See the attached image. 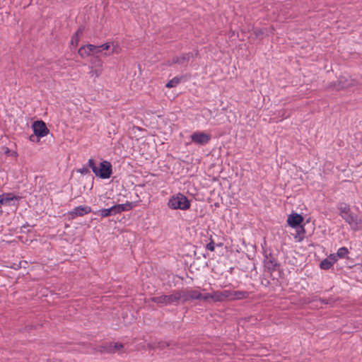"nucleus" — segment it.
Instances as JSON below:
<instances>
[{
  "instance_id": "nucleus-1",
  "label": "nucleus",
  "mask_w": 362,
  "mask_h": 362,
  "mask_svg": "<svg viewBox=\"0 0 362 362\" xmlns=\"http://www.w3.org/2000/svg\"><path fill=\"white\" fill-rule=\"evenodd\" d=\"M168 206L172 209L187 210L190 208V201L182 193L173 195L168 200Z\"/></svg>"
},
{
  "instance_id": "nucleus-2",
  "label": "nucleus",
  "mask_w": 362,
  "mask_h": 362,
  "mask_svg": "<svg viewBox=\"0 0 362 362\" xmlns=\"http://www.w3.org/2000/svg\"><path fill=\"white\" fill-rule=\"evenodd\" d=\"M264 270L270 273L271 275L275 272H279L278 276H281V264L271 252L267 253V251H264Z\"/></svg>"
},
{
  "instance_id": "nucleus-3",
  "label": "nucleus",
  "mask_w": 362,
  "mask_h": 362,
  "mask_svg": "<svg viewBox=\"0 0 362 362\" xmlns=\"http://www.w3.org/2000/svg\"><path fill=\"white\" fill-rule=\"evenodd\" d=\"M357 84L356 80L351 78L349 76H340L337 81L330 83L327 88L340 90L344 88H347L351 86H354Z\"/></svg>"
},
{
  "instance_id": "nucleus-4",
  "label": "nucleus",
  "mask_w": 362,
  "mask_h": 362,
  "mask_svg": "<svg viewBox=\"0 0 362 362\" xmlns=\"http://www.w3.org/2000/svg\"><path fill=\"white\" fill-rule=\"evenodd\" d=\"M179 301L185 303L190 300H199L202 297V293L191 288L177 290Z\"/></svg>"
},
{
  "instance_id": "nucleus-5",
  "label": "nucleus",
  "mask_w": 362,
  "mask_h": 362,
  "mask_svg": "<svg viewBox=\"0 0 362 362\" xmlns=\"http://www.w3.org/2000/svg\"><path fill=\"white\" fill-rule=\"evenodd\" d=\"M177 290L174 291L170 295H162L160 296H155L151 298V300L157 304L163 305H168L172 304L177 305L179 303Z\"/></svg>"
},
{
  "instance_id": "nucleus-6",
  "label": "nucleus",
  "mask_w": 362,
  "mask_h": 362,
  "mask_svg": "<svg viewBox=\"0 0 362 362\" xmlns=\"http://www.w3.org/2000/svg\"><path fill=\"white\" fill-rule=\"evenodd\" d=\"M112 174V166L110 162L103 160L100 163V167L98 168L95 175L101 179H108Z\"/></svg>"
},
{
  "instance_id": "nucleus-7",
  "label": "nucleus",
  "mask_w": 362,
  "mask_h": 362,
  "mask_svg": "<svg viewBox=\"0 0 362 362\" xmlns=\"http://www.w3.org/2000/svg\"><path fill=\"white\" fill-rule=\"evenodd\" d=\"M346 223L349 224L351 229L358 230L362 228V221L358 218V215L350 212L341 217Z\"/></svg>"
},
{
  "instance_id": "nucleus-8",
  "label": "nucleus",
  "mask_w": 362,
  "mask_h": 362,
  "mask_svg": "<svg viewBox=\"0 0 362 362\" xmlns=\"http://www.w3.org/2000/svg\"><path fill=\"white\" fill-rule=\"evenodd\" d=\"M190 137L192 142L202 146L207 144L211 139L210 134L203 132H196Z\"/></svg>"
},
{
  "instance_id": "nucleus-9",
  "label": "nucleus",
  "mask_w": 362,
  "mask_h": 362,
  "mask_svg": "<svg viewBox=\"0 0 362 362\" xmlns=\"http://www.w3.org/2000/svg\"><path fill=\"white\" fill-rule=\"evenodd\" d=\"M32 127L34 133L40 137H43L47 135L49 132L45 122L42 120H37L34 122L32 124Z\"/></svg>"
},
{
  "instance_id": "nucleus-10",
  "label": "nucleus",
  "mask_w": 362,
  "mask_h": 362,
  "mask_svg": "<svg viewBox=\"0 0 362 362\" xmlns=\"http://www.w3.org/2000/svg\"><path fill=\"white\" fill-rule=\"evenodd\" d=\"M124 348V345L122 343H115L109 344L105 346H102L100 347L99 351L100 353H108V354H112L115 353L117 351H119L120 349H122Z\"/></svg>"
},
{
  "instance_id": "nucleus-11",
  "label": "nucleus",
  "mask_w": 362,
  "mask_h": 362,
  "mask_svg": "<svg viewBox=\"0 0 362 362\" xmlns=\"http://www.w3.org/2000/svg\"><path fill=\"white\" fill-rule=\"evenodd\" d=\"M194 57V54L192 52H188L182 54L180 57H174L172 58L171 61H168L167 62L168 65H171L172 64H182L185 62H187L190 58Z\"/></svg>"
},
{
  "instance_id": "nucleus-12",
  "label": "nucleus",
  "mask_w": 362,
  "mask_h": 362,
  "mask_svg": "<svg viewBox=\"0 0 362 362\" xmlns=\"http://www.w3.org/2000/svg\"><path fill=\"white\" fill-rule=\"evenodd\" d=\"M303 221V216L298 214H291L287 219L288 224L292 228H298Z\"/></svg>"
},
{
  "instance_id": "nucleus-13",
  "label": "nucleus",
  "mask_w": 362,
  "mask_h": 362,
  "mask_svg": "<svg viewBox=\"0 0 362 362\" xmlns=\"http://www.w3.org/2000/svg\"><path fill=\"white\" fill-rule=\"evenodd\" d=\"M90 212H91V208L90 206H79L71 211L69 214L72 218H75L76 216H82L85 214H88Z\"/></svg>"
},
{
  "instance_id": "nucleus-14",
  "label": "nucleus",
  "mask_w": 362,
  "mask_h": 362,
  "mask_svg": "<svg viewBox=\"0 0 362 362\" xmlns=\"http://www.w3.org/2000/svg\"><path fill=\"white\" fill-rule=\"evenodd\" d=\"M229 298L230 299H245L249 297L250 293L247 291H229Z\"/></svg>"
},
{
  "instance_id": "nucleus-15",
  "label": "nucleus",
  "mask_w": 362,
  "mask_h": 362,
  "mask_svg": "<svg viewBox=\"0 0 362 362\" xmlns=\"http://www.w3.org/2000/svg\"><path fill=\"white\" fill-rule=\"evenodd\" d=\"M117 210L116 209V206L114 205L108 209H103L98 211V214L101 216L102 217H107L110 216H113L117 214Z\"/></svg>"
},
{
  "instance_id": "nucleus-16",
  "label": "nucleus",
  "mask_w": 362,
  "mask_h": 362,
  "mask_svg": "<svg viewBox=\"0 0 362 362\" xmlns=\"http://www.w3.org/2000/svg\"><path fill=\"white\" fill-rule=\"evenodd\" d=\"M229 291H216L213 293V300L214 301H222L224 299L229 298Z\"/></svg>"
},
{
  "instance_id": "nucleus-17",
  "label": "nucleus",
  "mask_w": 362,
  "mask_h": 362,
  "mask_svg": "<svg viewBox=\"0 0 362 362\" xmlns=\"http://www.w3.org/2000/svg\"><path fill=\"white\" fill-rule=\"evenodd\" d=\"M83 27H80L76 30V32L73 35L71 40V43L72 45L77 46L78 44V42L80 40V37L83 33Z\"/></svg>"
},
{
  "instance_id": "nucleus-18",
  "label": "nucleus",
  "mask_w": 362,
  "mask_h": 362,
  "mask_svg": "<svg viewBox=\"0 0 362 362\" xmlns=\"http://www.w3.org/2000/svg\"><path fill=\"white\" fill-rule=\"evenodd\" d=\"M115 206L118 214L122 211H128L132 209V203L129 202L125 204H116Z\"/></svg>"
},
{
  "instance_id": "nucleus-19",
  "label": "nucleus",
  "mask_w": 362,
  "mask_h": 362,
  "mask_svg": "<svg viewBox=\"0 0 362 362\" xmlns=\"http://www.w3.org/2000/svg\"><path fill=\"white\" fill-rule=\"evenodd\" d=\"M91 68L103 69V61L98 56H93L90 59Z\"/></svg>"
},
{
  "instance_id": "nucleus-20",
  "label": "nucleus",
  "mask_w": 362,
  "mask_h": 362,
  "mask_svg": "<svg viewBox=\"0 0 362 362\" xmlns=\"http://www.w3.org/2000/svg\"><path fill=\"white\" fill-rule=\"evenodd\" d=\"M338 209L340 211V216L341 217L351 212L349 205L345 203H341L338 206Z\"/></svg>"
},
{
  "instance_id": "nucleus-21",
  "label": "nucleus",
  "mask_w": 362,
  "mask_h": 362,
  "mask_svg": "<svg viewBox=\"0 0 362 362\" xmlns=\"http://www.w3.org/2000/svg\"><path fill=\"white\" fill-rule=\"evenodd\" d=\"M181 81V78H179L177 76L176 77H174L172 80L169 81L165 86L167 88H173V87H175L176 86H177Z\"/></svg>"
},
{
  "instance_id": "nucleus-22",
  "label": "nucleus",
  "mask_w": 362,
  "mask_h": 362,
  "mask_svg": "<svg viewBox=\"0 0 362 362\" xmlns=\"http://www.w3.org/2000/svg\"><path fill=\"white\" fill-rule=\"evenodd\" d=\"M332 265L333 264L331 263V261L327 258H325L320 262V267L322 269L327 270L330 269Z\"/></svg>"
},
{
  "instance_id": "nucleus-23",
  "label": "nucleus",
  "mask_w": 362,
  "mask_h": 362,
  "mask_svg": "<svg viewBox=\"0 0 362 362\" xmlns=\"http://www.w3.org/2000/svg\"><path fill=\"white\" fill-rule=\"evenodd\" d=\"M103 72V69L98 68H91V70L89 72L90 77H94L95 78L99 77Z\"/></svg>"
},
{
  "instance_id": "nucleus-24",
  "label": "nucleus",
  "mask_w": 362,
  "mask_h": 362,
  "mask_svg": "<svg viewBox=\"0 0 362 362\" xmlns=\"http://www.w3.org/2000/svg\"><path fill=\"white\" fill-rule=\"evenodd\" d=\"M173 344H174L170 341H160L157 342V349H158L160 350H163L165 348L169 347Z\"/></svg>"
},
{
  "instance_id": "nucleus-25",
  "label": "nucleus",
  "mask_w": 362,
  "mask_h": 362,
  "mask_svg": "<svg viewBox=\"0 0 362 362\" xmlns=\"http://www.w3.org/2000/svg\"><path fill=\"white\" fill-rule=\"evenodd\" d=\"M349 254V250L346 247H340L337 252L339 258H345Z\"/></svg>"
},
{
  "instance_id": "nucleus-26",
  "label": "nucleus",
  "mask_w": 362,
  "mask_h": 362,
  "mask_svg": "<svg viewBox=\"0 0 362 362\" xmlns=\"http://www.w3.org/2000/svg\"><path fill=\"white\" fill-rule=\"evenodd\" d=\"M86 45H84L79 48L78 53L82 58H84L90 55Z\"/></svg>"
},
{
  "instance_id": "nucleus-27",
  "label": "nucleus",
  "mask_w": 362,
  "mask_h": 362,
  "mask_svg": "<svg viewBox=\"0 0 362 362\" xmlns=\"http://www.w3.org/2000/svg\"><path fill=\"white\" fill-rule=\"evenodd\" d=\"M252 34L256 37H259V38H262L264 34V30L263 29H258V28H255L252 31Z\"/></svg>"
},
{
  "instance_id": "nucleus-28",
  "label": "nucleus",
  "mask_w": 362,
  "mask_h": 362,
  "mask_svg": "<svg viewBox=\"0 0 362 362\" xmlns=\"http://www.w3.org/2000/svg\"><path fill=\"white\" fill-rule=\"evenodd\" d=\"M88 166L89 168H90L92 169L93 173L95 174L98 167H97L96 163L93 159L90 158L88 160Z\"/></svg>"
},
{
  "instance_id": "nucleus-29",
  "label": "nucleus",
  "mask_w": 362,
  "mask_h": 362,
  "mask_svg": "<svg viewBox=\"0 0 362 362\" xmlns=\"http://www.w3.org/2000/svg\"><path fill=\"white\" fill-rule=\"evenodd\" d=\"M86 47L88 48V52L90 53V54H94V52L95 49L100 50V47L98 46H95L91 44L86 45Z\"/></svg>"
},
{
  "instance_id": "nucleus-30",
  "label": "nucleus",
  "mask_w": 362,
  "mask_h": 362,
  "mask_svg": "<svg viewBox=\"0 0 362 362\" xmlns=\"http://www.w3.org/2000/svg\"><path fill=\"white\" fill-rule=\"evenodd\" d=\"M209 299H213V293H206V294L202 293V297L200 298L199 300H203L204 301H207Z\"/></svg>"
},
{
  "instance_id": "nucleus-31",
  "label": "nucleus",
  "mask_w": 362,
  "mask_h": 362,
  "mask_svg": "<svg viewBox=\"0 0 362 362\" xmlns=\"http://www.w3.org/2000/svg\"><path fill=\"white\" fill-rule=\"evenodd\" d=\"M327 258L329 259V261H331V263L333 264L334 262L337 261L339 257L337 254H331Z\"/></svg>"
},
{
  "instance_id": "nucleus-32",
  "label": "nucleus",
  "mask_w": 362,
  "mask_h": 362,
  "mask_svg": "<svg viewBox=\"0 0 362 362\" xmlns=\"http://www.w3.org/2000/svg\"><path fill=\"white\" fill-rule=\"evenodd\" d=\"M77 172L80 173L82 175H86L90 173V170L87 167H83L82 168L78 169Z\"/></svg>"
},
{
  "instance_id": "nucleus-33",
  "label": "nucleus",
  "mask_w": 362,
  "mask_h": 362,
  "mask_svg": "<svg viewBox=\"0 0 362 362\" xmlns=\"http://www.w3.org/2000/svg\"><path fill=\"white\" fill-rule=\"evenodd\" d=\"M100 50H108L110 48V42H106L103 45L98 46Z\"/></svg>"
},
{
  "instance_id": "nucleus-34",
  "label": "nucleus",
  "mask_w": 362,
  "mask_h": 362,
  "mask_svg": "<svg viewBox=\"0 0 362 362\" xmlns=\"http://www.w3.org/2000/svg\"><path fill=\"white\" fill-rule=\"evenodd\" d=\"M206 249L210 250V251H214V249H215V244L214 243V241L211 240L210 243H209L207 245H206Z\"/></svg>"
},
{
  "instance_id": "nucleus-35",
  "label": "nucleus",
  "mask_w": 362,
  "mask_h": 362,
  "mask_svg": "<svg viewBox=\"0 0 362 362\" xmlns=\"http://www.w3.org/2000/svg\"><path fill=\"white\" fill-rule=\"evenodd\" d=\"M40 136H37L35 133L30 136L29 139L33 142H38L40 141Z\"/></svg>"
},
{
  "instance_id": "nucleus-36",
  "label": "nucleus",
  "mask_w": 362,
  "mask_h": 362,
  "mask_svg": "<svg viewBox=\"0 0 362 362\" xmlns=\"http://www.w3.org/2000/svg\"><path fill=\"white\" fill-rule=\"evenodd\" d=\"M147 347L149 349H157V342L154 341V342L148 343V344H147Z\"/></svg>"
},
{
  "instance_id": "nucleus-37",
  "label": "nucleus",
  "mask_w": 362,
  "mask_h": 362,
  "mask_svg": "<svg viewBox=\"0 0 362 362\" xmlns=\"http://www.w3.org/2000/svg\"><path fill=\"white\" fill-rule=\"evenodd\" d=\"M298 227H299V228L297 230V234H298V235H296V237H298V236L300 237V234H301V233H303H303H305V228H303V226L300 225V226H298Z\"/></svg>"
},
{
  "instance_id": "nucleus-38",
  "label": "nucleus",
  "mask_w": 362,
  "mask_h": 362,
  "mask_svg": "<svg viewBox=\"0 0 362 362\" xmlns=\"http://www.w3.org/2000/svg\"><path fill=\"white\" fill-rule=\"evenodd\" d=\"M320 300L322 303H325V304H329V303H330L332 302V300H331V299H328V300H327V299L320 298Z\"/></svg>"
},
{
  "instance_id": "nucleus-39",
  "label": "nucleus",
  "mask_w": 362,
  "mask_h": 362,
  "mask_svg": "<svg viewBox=\"0 0 362 362\" xmlns=\"http://www.w3.org/2000/svg\"><path fill=\"white\" fill-rule=\"evenodd\" d=\"M101 52H102V50L95 49V52H94V54H98V53Z\"/></svg>"
},
{
  "instance_id": "nucleus-40",
  "label": "nucleus",
  "mask_w": 362,
  "mask_h": 362,
  "mask_svg": "<svg viewBox=\"0 0 362 362\" xmlns=\"http://www.w3.org/2000/svg\"><path fill=\"white\" fill-rule=\"evenodd\" d=\"M282 117L284 118H287L288 117V115H285V113H283Z\"/></svg>"
},
{
  "instance_id": "nucleus-41",
  "label": "nucleus",
  "mask_w": 362,
  "mask_h": 362,
  "mask_svg": "<svg viewBox=\"0 0 362 362\" xmlns=\"http://www.w3.org/2000/svg\"><path fill=\"white\" fill-rule=\"evenodd\" d=\"M113 52H114V50L112 49V50L111 51V53H113ZM110 54V52L108 54Z\"/></svg>"
},
{
  "instance_id": "nucleus-42",
  "label": "nucleus",
  "mask_w": 362,
  "mask_h": 362,
  "mask_svg": "<svg viewBox=\"0 0 362 362\" xmlns=\"http://www.w3.org/2000/svg\"><path fill=\"white\" fill-rule=\"evenodd\" d=\"M49 362H59V361H49Z\"/></svg>"
}]
</instances>
